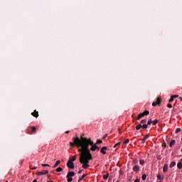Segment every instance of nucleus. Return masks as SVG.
<instances>
[{
  "mask_svg": "<svg viewBox=\"0 0 182 182\" xmlns=\"http://www.w3.org/2000/svg\"><path fill=\"white\" fill-rule=\"evenodd\" d=\"M84 140H85L84 142V146H82V149H78V153H82V154L87 156V153L90 154V150L91 151H96V150H97V145L92 141V139L84 138ZM89 146H91L90 149H89Z\"/></svg>",
  "mask_w": 182,
  "mask_h": 182,
  "instance_id": "obj_1",
  "label": "nucleus"
},
{
  "mask_svg": "<svg viewBox=\"0 0 182 182\" xmlns=\"http://www.w3.org/2000/svg\"><path fill=\"white\" fill-rule=\"evenodd\" d=\"M92 159H93L92 156V154H89V152H87V155H85V154L80 153V163L82 164V168L86 169L90 167V165H89V161H90Z\"/></svg>",
  "mask_w": 182,
  "mask_h": 182,
  "instance_id": "obj_2",
  "label": "nucleus"
},
{
  "mask_svg": "<svg viewBox=\"0 0 182 182\" xmlns=\"http://www.w3.org/2000/svg\"><path fill=\"white\" fill-rule=\"evenodd\" d=\"M73 142L70 143V146L73 147V146H76L77 149H83V147H85V142L86 141L85 138L81 137V139H79V137H73Z\"/></svg>",
  "mask_w": 182,
  "mask_h": 182,
  "instance_id": "obj_3",
  "label": "nucleus"
},
{
  "mask_svg": "<svg viewBox=\"0 0 182 182\" xmlns=\"http://www.w3.org/2000/svg\"><path fill=\"white\" fill-rule=\"evenodd\" d=\"M75 177V171H69L67 174V181L72 182L73 181V178Z\"/></svg>",
  "mask_w": 182,
  "mask_h": 182,
  "instance_id": "obj_4",
  "label": "nucleus"
},
{
  "mask_svg": "<svg viewBox=\"0 0 182 182\" xmlns=\"http://www.w3.org/2000/svg\"><path fill=\"white\" fill-rule=\"evenodd\" d=\"M28 133H29V134H32V133H36V127H28L27 129Z\"/></svg>",
  "mask_w": 182,
  "mask_h": 182,
  "instance_id": "obj_5",
  "label": "nucleus"
},
{
  "mask_svg": "<svg viewBox=\"0 0 182 182\" xmlns=\"http://www.w3.org/2000/svg\"><path fill=\"white\" fill-rule=\"evenodd\" d=\"M45 174H49V171L43 170V171H38L36 173L37 176H45Z\"/></svg>",
  "mask_w": 182,
  "mask_h": 182,
  "instance_id": "obj_6",
  "label": "nucleus"
},
{
  "mask_svg": "<svg viewBox=\"0 0 182 182\" xmlns=\"http://www.w3.org/2000/svg\"><path fill=\"white\" fill-rule=\"evenodd\" d=\"M67 166L68 167V168H71L72 170L75 168V164H73V162H72V161H68Z\"/></svg>",
  "mask_w": 182,
  "mask_h": 182,
  "instance_id": "obj_7",
  "label": "nucleus"
},
{
  "mask_svg": "<svg viewBox=\"0 0 182 182\" xmlns=\"http://www.w3.org/2000/svg\"><path fill=\"white\" fill-rule=\"evenodd\" d=\"M31 116H33V117L38 118L39 117V112L36 109L34 110L33 112H31Z\"/></svg>",
  "mask_w": 182,
  "mask_h": 182,
  "instance_id": "obj_8",
  "label": "nucleus"
},
{
  "mask_svg": "<svg viewBox=\"0 0 182 182\" xmlns=\"http://www.w3.org/2000/svg\"><path fill=\"white\" fill-rule=\"evenodd\" d=\"M160 103H161L160 98H157L156 102H154L152 103V106H154V107H155V106H157V105H160Z\"/></svg>",
  "mask_w": 182,
  "mask_h": 182,
  "instance_id": "obj_9",
  "label": "nucleus"
},
{
  "mask_svg": "<svg viewBox=\"0 0 182 182\" xmlns=\"http://www.w3.org/2000/svg\"><path fill=\"white\" fill-rule=\"evenodd\" d=\"M107 150V146H103L100 149V153H102V154H106Z\"/></svg>",
  "mask_w": 182,
  "mask_h": 182,
  "instance_id": "obj_10",
  "label": "nucleus"
},
{
  "mask_svg": "<svg viewBox=\"0 0 182 182\" xmlns=\"http://www.w3.org/2000/svg\"><path fill=\"white\" fill-rule=\"evenodd\" d=\"M132 170L135 171V173H137L140 170V167L139 166V165H135L133 167Z\"/></svg>",
  "mask_w": 182,
  "mask_h": 182,
  "instance_id": "obj_11",
  "label": "nucleus"
},
{
  "mask_svg": "<svg viewBox=\"0 0 182 182\" xmlns=\"http://www.w3.org/2000/svg\"><path fill=\"white\" fill-rule=\"evenodd\" d=\"M168 170V164H165L163 168L164 173H166V171Z\"/></svg>",
  "mask_w": 182,
  "mask_h": 182,
  "instance_id": "obj_12",
  "label": "nucleus"
},
{
  "mask_svg": "<svg viewBox=\"0 0 182 182\" xmlns=\"http://www.w3.org/2000/svg\"><path fill=\"white\" fill-rule=\"evenodd\" d=\"M176 144V140L171 139L169 143V147H173Z\"/></svg>",
  "mask_w": 182,
  "mask_h": 182,
  "instance_id": "obj_13",
  "label": "nucleus"
},
{
  "mask_svg": "<svg viewBox=\"0 0 182 182\" xmlns=\"http://www.w3.org/2000/svg\"><path fill=\"white\" fill-rule=\"evenodd\" d=\"M149 137H150L149 134H146L144 136V137L143 139H141V140L143 141V143H144L146 141V140H147V139H149Z\"/></svg>",
  "mask_w": 182,
  "mask_h": 182,
  "instance_id": "obj_14",
  "label": "nucleus"
},
{
  "mask_svg": "<svg viewBox=\"0 0 182 182\" xmlns=\"http://www.w3.org/2000/svg\"><path fill=\"white\" fill-rule=\"evenodd\" d=\"M141 117H144V115L143 113L139 114L138 117L136 118V120H140V119H141Z\"/></svg>",
  "mask_w": 182,
  "mask_h": 182,
  "instance_id": "obj_15",
  "label": "nucleus"
},
{
  "mask_svg": "<svg viewBox=\"0 0 182 182\" xmlns=\"http://www.w3.org/2000/svg\"><path fill=\"white\" fill-rule=\"evenodd\" d=\"M138 164H139V160H137V159H133L132 164H135V166H137Z\"/></svg>",
  "mask_w": 182,
  "mask_h": 182,
  "instance_id": "obj_16",
  "label": "nucleus"
},
{
  "mask_svg": "<svg viewBox=\"0 0 182 182\" xmlns=\"http://www.w3.org/2000/svg\"><path fill=\"white\" fill-rule=\"evenodd\" d=\"M75 160H76V156H73V157H70L69 161H71L72 163H73V161H75Z\"/></svg>",
  "mask_w": 182,
  "mask_h": 182,
  "instance_id": "obj_17",
  "label": "nucleus"
},
{
  "mask_svg": "<svg viewBox=\"0 0 182 182\" xmlns=\"http://www.w3.org/2000/svg\"><path fill=\"white\" fill-rule=\"evenodd\" d=\"M58 164H60V160H58L55 164H54V166H53V168L58 167Z\"/></svg>",
  "mask_w": 182,
  "mask_h": 182,
  "instance_id": "obj_18",
  "label": "nucleus"
},
{
  "mask_svg": "<svg viewBox=\"0 0 182 182\" xmlns=\"http://www.w3.org/2000/svg\"><path fill=\"white\" fill-rule=\"evenodd\" d=\"M55 171H57V173H60L61 171H63V168H62V167H58L55 169Z\"/></svg>",
  "mask_w": 182,
  "mask_h": 182,
  "instance_id": "obj_19",
  "label": "nucleus"
},
{
  "mask_svg": "<svg viewBox=\"0 0 182 182\" xmlns=\"http://www.w3.org/2000/svg\"><path fill=\"white\" fill-rule=\"evenodd\" d=\"M142 128L141 124H139L136 127V130H140Z\"/></svg>",
  "mask_w": 182,
  "mask_h": 182,
  "instance_id": "obj_20",
  "label": "nucleus"
},
{
  "mask_svg": "<svg viewBox=\"0 0 182 182\" xmlns=\"http://www.w3.org/2000/svg\"><path fill=\"white\" fill-rule=\"evenodd\" d=\"M157 180H164V178L161 175V174H158L157 176Z\"/></svg>",
  "mask_w": 182,
  "mask_h": 182,
  "instance_id": "obj_21",
  "label": "nucleus"
},
{
  "mask_svg": "<svg viewBox=\"0 0 182 182\" xmlns=\"http://www.w3.org/2000/svg\"><path fill=\"white\" fill-rule=\"evenodd\" d=\"M86 176H87V174H84L82 175L79 179H78V182H81L82 180H83L85 178V177H86Z\"/></svg>",
  "mask_w": 182,
  "mask_h": 182,
  "instance_id": "obj_22",
  "label": "nucleus"
},
{
  "mask_svg": "<svg viewBox=\"0 0 182 182\" xmlns=\"http://www.w3.org/2000/svg\"><path fill=\"white\" fill-rule=\"evenodd\" d=\"M142 114H144V116H148V114H150V112L145 110L144 112H142Z\"/></svg>",
  "mask_w": 182,
  "mask_h": 182,
  "instance_id": "obj_23",
  "label": "nucleus"
},
{
  "mask_svg": "<svg viewBox=\"0 0 182 182\" xmlns=\"http://www.w3.org/2000/svg\"><path fill=\"white\" fill-rule=\"evenodd\" d=\"M175 166H176V161H172L169 167H171V168H173V167H174Z\"/></svg>",
  "mask_w": 182,
  "mask_h": 182,
  "instance_id": "obj_24",
  "label": "nucleus"
},
{
  "mask_svg": "<svg viewBox=\"0 0 182 182\" xmlns=\"http://www.w3.org/2000/svg\"><path fill=\"white\" fill-rule=\"evenodd\" d=\"M177 167H178V168L181 169L182 168V163L181 162L178 163Z\"/></svg>",
  "mask_w": 182,
  "mask_h": 182,
  "instance_id": "obj_25",
  "label": "nucleus"
},
{
  "mask_svg": "<svg viewBox=\"0 0 182 182\" xmlns=\"http://www.w3.org/2000/svg\"><path fill=\"white\" fill-rule=\"evenodd\" d=\"M103 178L104 180H107V178H109V173H107L106 175H104Z\"/></svg>",
  "mask_w": 182,
  "mask_h": 182,
  "instance_id": "obj_26",
  "label": "nucleus"
},
{
  "mask_svg": "<svg viewBox=\"0 0 182 182\" xmlns=\"http://www.w3.org/2000/svg\"><path fill=\"white\" fill-rule=\"evenodd\" d=\"M142 180H146L147 178V175L146 173L143 174L141 176Z\"/></svg>",
  "mask_w": 182,
  "mask_h": 182,
  "instance_id": "obj_27",
  "label": "nucleus"
},
{
  "mask_svg": "<svg viewBox=\"0 0 182 182\" xmlns=\"http://www.w3.org/2000/svg\"><path fill=\"white\" fill-rule=\"evenodd\" d=\"M146 123H147V119H142L141 121V124H146Z\"/></svg>",
  "mask_w": 182,
  "mask_h": 182,
  "instance_id": "obj_28",
  "label": "nucleus"
},
{
  "mask_svg": "<svg viewBox=\"0 0 182 182\" xmlns=\"http://www.w3.org/2000/svg\"><path fill=\"white\" fill-rule=\"evenodd\" d=\"M144 161L143 159H140L139 160V164H141V166H144Z\"/></svg>",
  "mask_w": 182,
  "mask_h": 182,
  "instance_id": "obj_29",
  "label": "nucleus"
},
{
  "mask_svg": "<svg viewBox=\"0 0 182 182\" xmlns=\"http://www.w3.org/2000/svg\"><path fill=\"white\" fill-rule=\"evenodd\" d=\"M154 126H156L157 124V123H159V120L155 119L154 122H152Z\"/></svg>",
  "mask_w": 182,
  "mask_h": 182,
  "instance_id": "obj_30",
  "label": "nucleus"
},
{
  "mask_svg": "<svg viewBox=\"0 0 182 182\" xmlns=\"http://www.w3.org/2000/svg\"><path fill=\"white\" fill-rule=\"evenodd\" d=\"M180 132H181V129L180 128H177V129H176L175 133H176V134H177L178 133H180Z\"/></svg>",
  "mask_w": 182,
  "mask_h": 182,
  "instance_id": "obj_31",
  "label": "nucleus"
},
{
  "mask_svg": "<svg viewBox=\"0 0 182 182\" xmlns=\"http://www.w3.org/2000/svg\"><path fill=\"white\" fill-rule=\"evenodd\" d=\"M148 127H149V125L146 124H144L142 125V128H143V129H147Z\"/></svg>",
  "mask_w": 182,
  "mask_h": 182,
  "instance_id": "obj_32",
  "label": "nucleus"
},
{
  "mask_svg": "<svg viewBox=\"0 0 182 182\" xmlns=\"http://www.w3.org/2000/svg\"><path fill=\"white\" fill-rule=\"evenodd\" d=\"M30 168H31V170H36V169L38 168V166H33V167H32V165H31V166H30Z\"/></svg>",
  "mask_w": 182,
  "mask_h": 182,
  "instance_id": "obj_33",
  "label": "nucleus"
},
{
  "mask_svg": "<svg viewBox=\"0 0 182 182\" xmlns=\"http://www.w3.org/2000/svg\"><path fill=\"white\" fill-rule=\"evenodd\" d=\"M129 141H130V140H129V139H127L124 141V144H129Z\"/></svg>",
  "mask_w": 182,
  "mask_h": 182,
  "instance_id": "obj_34",
  "label": "nucleus"
},
{
  "mask_svg": "<svg viewBox=\"0 0 182 182\" xmlns=\"http://www.w3.org/2000/svg\"><path fill=\"white\" fill-rule=\"evenodd\" d=\"M41 166L43 167H49V164H42Z\"/></svg>",
  "mask_w": 182,
  "mask_h": 182,
  "instance_id": "obj_35",
  "label": "nucleus"
},
{
  "mask_svg": "<svg viewBox=\"0 0 182 182\" xmlns=\"http://www.w3.org/2000/svg\"><path fill=\"white\" fill-rule=\"evenodd\" d=\"M151 123H153V121H151V119H149L147 122V125L150 126V124H151Z\"/></svg>",
  "mask_w": 182,
  "mask_h": 182,
  "instance_id": "obj_36",
  "label": "nucleus"
},
{
  "mask_svg": "<svg viewBox=\"0 0 182 182\" xmlns=\"http://www.w3.org/2000/svg\"><path fill=\"white\" fill-rule=\"evenodd\" d=\"M174 100V97H171V98L169 99V102L171 103V102H173Z\"/></svg>",
  "mask_w": 182,
  "mask_h": 182,
  "instance_id": "obj_37",
  "label": "nucleus"
},
{
  "mask_svg": "<svg viewBox=\"0 0 182 182\" xmlns=\"http://www.w3.org/2000/svg\"><path fill=\"white\" fill-rule=\"evenodd\" d=\"M101 143H103L102 140H97L96 144H101Z\"/></svg>",
  "mask_w": 182,
  "mask_h": 182,
  "instance_id": "obj_38",
  "label": "nucleus"
},
{
  "mask_svg": "<svg viewBox=\"0 0 182 182\" xmlns=\"http://www.w3.org/2000/svg\"><path fill=\"white\" fill-rule=\"evenodd\" d=\"M167 107H168L169 109H171V107H173V105H171V104H168Z\"/></svg>",
  "mask_w": 182,
  "mask_h": 182,
  "instance_id": "obj_39",
  "label": "nucleus"
},
{
  "mask_svg": "<svg viewBox=\"0 0 182 182\" xmlns=\"http://www.w3.org/2000/svg\"><path fill=\"white\" fill-rule=\"evenodd\" d=\"M82 139H86V137H85V134H82L80 139H82Z\"/></svg>",
  "mask_w": 182,
  "mask_h": 182,
  "instance_id": "obj_40",
  "label": "nucleus"
},
{
  "mask_svg": "<svg viewBox=\"0 0 182 182\" xmlns=\"http://www.w3.org/2000/svg\"><path fill=\"white\" fill-rule=\"evenodd\" d=\"M120 144H122V142H118L115 144V146H120Z\"/></svg>",
  "mask_w": 182,
  "mask_h": 182,
  "instance_id": "obj_41",
  "label": "nucleus"
},
{
  "mask_svg": "<svg viewBox=\"0 0 182 182\" xmlns=\"http://www.w3.org/2000/svg\"><path fill=\"white\" fill-rule=\"evenodd\" d=\"M162 146H163V147H167V144H166V143H164V144H162Z\"/></svg>",
  "mask_w": 182,
  "mask_h": 182,
  "instance_id": "obj_42",
  "label": "nucleus"
},
{
  "mask_svg": "<svg viewBox=\"0 0 182 182\" xmlns=\"http://www.w3.org/2000/svg\"><path fill=\"white\" fill-rule=\"evenodd\" d=\"M106 137H107V134H105L104 136H103V140H105L106 139Z\"/></svg>",
  "mask_w": 182,
  "mask_h": 182,
  "instance_id": "obj_43",
  "label": "nucleus"
},
{
  "mask_svg": "<svg viewBox=\"0 0 182 182\" xmlns=\"http://www.w3.org/2000/svg\"><path fill=\"white\" fill-rule=\"evenodd\" d=\"M134 182H140V179L137 178Z\"/></svg>",
  "mask_w": 182,
  "mask_h": 182,
  "instance_id": "obj_44",
  "label": "nucleus"
},
{
  "mask_svg": "<svg viewBox=\"0 0 182 182\" xmlns=\"http://www.w3.org/2000/svg\"><path fill=\"white\" fill-rule=\"evenodd\" d=\"M82 171H83V169H81L78 171V174H80L82 173Z\"/></svg>",
  "mask_w": 182,
  "mask_h": 182,
  "instance_id": "obj_45",
  "label": "nucleus"
},
{
  "mask_svg": "<svg viewBox=\"0 0 182 182\" xmlns=\"http://www.w3.org/2000/svg\"><path fill=\"white\" fill-rule=\"evenodd\" d=\"M97 150L99 151V150H100V147L97 146Z\"/></svg>",
  "mask_w": 182,
  "mask_h": 182,
  "instance_id": "obj_46",
  "label": "nucleus"
},
{
  "mask_svg": "<svg viewBox=\"0 0 182 182\" xmlns=\"http://www.w3.org/2000/svg\"><path fill=\"white\" fill-rule=\"evenodd\" d=\"M172 97H173V99H174V97H178V95H174V96Z\"/></svg>",
  "mask_w": 182,
  "mask_h": 182,
  "instance_id": "obj_47",
  "label": "nucleus"
},
{
  "mask_svg": "<svg viewBox=\"0 0 182 182\" xmlns=\"http://www.w3.org/2000/svg\"><path fill=\"white\" fill-rule=\"evenodd\" d=\"M65 134H69V131H66V132H65Z\"/></svg>",
  "mask_w": 182,
  "mask_h": 182,
  "instance_id": "obj_48",
  "label": "nucleus"
},
{
  "mask_svg": "<svg viewBox=\"0 0 182 182\" xmlns=\"http://www.w3.org/2000/svg\"><path fill=\"white\" fill-rule=\"evenodd\" d=\"M33 182H38V181L36 179H35Z\"/></svg>",
  "mask_w": 182,
  "mask_h": 182,
  "instance_id": "obj_49",
  "label": "nucleus"
},
{
  "mask_svg": "<svg viewBox=\"0 0 182 182\" xmlns=\"http://www.w3.org/2000/svg\"><path fill=\"white\" fill-rule=\"evenodd\" d=\"M117 146L114 145V148H116Z\"/></svg>",
  "mask_w": 182,
  "mask_h": 182,
  "instance_id": "obj_50",
  "label": "nucleus"
},
{
  "mask_svg": "<svg viewBox=\"0 0 182 182\" xmlns=\"http://www.w3.org/2000/svg\"><path fill=\"white\" fill-rule=\"evenodd\" d=\"M134 139H136V137H134V138L132 139V140Z\"/></svg>",
  "mask_w": 182,
  "mask_h": 182,
  "instance_id": "obj_51",
  "label": "nucleus"
},
{
  "mask_svg": "<svg viewBox=\"0 0 182 182\" xmlns=\"http://www.w3.org/2000/svg\"><path fill=\"white\" fill-rule=\"evenodd\" d=\"M101 182H105V181H101Z\"/></svg>",
  "mask_w": 182,
  "mask_h": 182,
  "instance_id": "obj_52",
  "label": "nucleus"
},
{
  "mask_svg": "<svg viewBox=\"0 0 182 182\" xmlns=\"http://www.w3.org/2000/svg\"><path fill=\"white\" fill-rule=\"evenodd\" d=\"M181 100H182V99H181Z\"/></svg>",
  "mask_w": 182,
  "mask_h": 182,
  "instance_id": "obj_53",
  "label": "nucleus"
}]
</instances>
